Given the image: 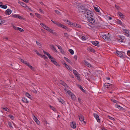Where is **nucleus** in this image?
Here are the masks:
<instances>
[{"instance_id": "nucleus-36", "label": "nucleus", "mask_w": 130, "mask_h": 130, "mask_svg": "<svg viewBox=\"0 0 130 130\" xmlns=\"http://www.w3.org/2000/svg\"><path fill=\"white\" fill-rule=\"evenodd\" d=\"M62 27L63 28L67 30H69V29L66 26H65L64 25H63V26Z\"/></svg>"}, {"instance_id": "nucleus-60", "label": "nucleus", "mask_w": 130, "mask_h": 130, "mask_svg": "<svg viewBox=\"0 0 130 130\" xmlns=\"http://www.w3.org/2000/svg\"><path fill=\"white\" fill-rule=\"evenodd\" d=\"M35 121L36 122V123L38 125H39V124H40V122L39 121V120H36V121Z\"/></svg>"}, {"instance_id": "nucleus-20", "label": "nucleus", "mask_w": 130, "mask_h": 130, "mask_svg": "<svg viewBox=\"0 0 130 130\" xmlns=\"http://www.w3.org/2000/svg\"><path fill=\"white\" fill-rule=\"evenodd\" d=\"M0 7L6 9L7 8V6L6 5H0Z\"/></svg>"}, {"instance_id": "nucleus-56", "label": "nucleus", "mask_w": 130, "mask_h": 130, "mask_svg": "<svg viewBox=\"0 0 130 130\" xmlns=\"http://www.w3.org/2000/svg\"><path fill=\"white\" fill-rule=\"evenodd\" d=\"M78 102H79V103H80V104L81 103H82V101H81V99L79 98H78Z\"/></svg>"}, {"instance_id": "nucleus-34", "label": "nucleus", "mask_w": 130, "mask_h": 130, "mask_svg": "<svg viewBox=\"0 0 130 130\" xmlns=\"http://www.w3.org/2000/svg\"><path fill=\"white\" fill-rule=\"evenodd\" d=\"M78 87L80 88L82 91H84V90L83 89L82 86L81 85H78Z\"/></svg>"}, {"instance_id": "nucleus-53", "label": "nucleus", "mask_w": 130, "mask_h": 130, "mask_svg": "<svg viewBox=\"0 0 130 130\" xmlns=\"http://www.w3.org/2000/svg\"><path fill=\"white\" fill-rule=\"evenodd\" d=\"M18 30H19L20 31L22 32L24 31V30L20 28H18Z\"/></svg>"}, {"instance_id": "nucleus-1", "label": "nucleus", "mask_w": 130, "mask_h": 130, "mask_svg": "<svg viewBox=\"0 0 130 130\" xmlns=\"http://www.w3.org/2000/svg\"><path fill=\"white\" fill-rule=\"evenodd\" d=\"M85 16L87 18L89 22L91 23H94L95 22L94 14L90 10H87Z\"/></svg>"}, {"instance_id": "nucleus-48", "label": "nucleus", "mask_w": 130, "mask_h": 130, "mask_svg": "<svg viewBox=\"0 0 130 130\" xmlns=\"http://www.w3.org/2000/svg\"><path fill=\"white\" fill-rule=\"evenodd\" d=\"M116 107L117 108L120 109H121L122 108V107L121 106L118 105H116Z\"/></svg>"}, {"instance_id": "nucleus-46", "label": "nucleus", "mask_w": 130, "mask_h": 130, "mask_svg": "<svg viewBox=\"0 0 130 130\" xmlns=\"http://www.w3.org/2000/svg\"><path fill=\"white\" fill-rule=\"evenodd\" d=\"M52 59H50L51 60V61L53 63V62H54V61H55V59L53 57H52Z\"/></svg>"}, {"instance_id": "nucleus-52", "label": "nucleus", "mask_w": 130, "mask_h": 130, "mask_svg": "<svg viewBox=\"0 0 130 130\" xmlns=\"http://www.w3.org/2000/svg\"><path fill=\"white\" fill-rule=\"evenodd\" d=\"M36 42L37 45H38L39 46H41V44L39 42L37 41H36Z\"/></svg>"}, {"instance_id": "nucleus-63", "label": "nucleus", "mask_w": 130, "mask_h": 130, "mask_svg": "<svg viewBox=\"0 0 130 130\" xmlns=\"http://www.w3.org/2000/svg\"><path fill=\"white\" fill-rule=\"evenodd\" d=\"M36 53L37 55L40 56L41 57V55H42L41 54H40V53L38 52H37Z\"/></svg>"}, {"instance_id": "nucleus-43", "label": "nucleus", "mask_w": 130, "mask_h": 130, "mask_svg": "<svg viewBox=\"0 0 130 130\" xmlns=\"http://www.w3.org/2000/svg\"><path fill=\"white\" fill-rule=\"evenodd\" d=\"M117 22L118 24H120V25H121L122 24V23L121 21L119 20H117Z\"/></svg>"}, {"instance_id": "nucleus-58", "label": "nucleus", "mask_w": 130, "mask_h": 130, "mask_svg": "<svg viewBox=\"0 0 130 130\" xmlns=\"http://www.w3.org/2000/svg\"><path fill=\"white\" fill-rule=\"evenodd\" d=\"M123 40L122 39H119L118 40V41L119 42H123Z\"/></svg>"}, {"instance_id": "nucleus-3", "label": "nucleus", "mask_w": 130, "mask_h": 130, "mask_svg": "<svg viewBox=\"0 0 130 130\" xmlns=\"http://www.w3.org/2000/svg\"><path fill=\"white\" fill-rule=\"evenodd\" d=\"M81 7H80L79 9V13L82 14H84L85 15L86 14V11L88 10L86 9H82Z\"/></svg>"}, {"instance_id": "nucleus-12", "label": "nucleus", "mask_w": 130, "mask_h": 130, "mask_svg": "<svg viewBox=\"0 0 130 130\" xmlns=\"http://www.w3.org/2000/svg\"><path fill=\"white\" fill-rule=\"evenodd\" d=\"M22 101L26 103H28V101L25 98H22Z\"/></svg>"}, {"instance_id": "nucleus-49", "label": "nucleus", "mask_w": 130, "mask_h": 130, "mask_svg": "<svg viewBox=\"0 0 130 130\" xmlns=\"http://www.w3.org/2000/svg\"><path fill=\"white\" fill-rule=\"evenodd\" d=\"M1 24H3L5 22V21L3 20H1Z\"/></svg>"}, {"instance_id": "nucleus-35", "label": "nucleus", "mask_w": 130, "mask_h": 130, "mask_svg": "<svg viewBox=\"0 0 130 130\" xmlns=\"http://www.w3.org/2000/svg\"><path fill=\"white\" fill-rule=\"evenodd\" d=\"M50 108L54 111H56V109L54 107H53L51 105H50Z\"/></svg>"}, {"instance_id": "nucleus-18", "label": "nucleus", "mask_w": 130, "mask_h": 130, "mask_svg": "<svg viewBox=\"0 0 130 130\" xmlns=\"http://www.w3.org/2000/svg\"><path fill=\"white\" fill-rule=\"evenodd\" d=\"M118 14L119 15V16L121 18H123V15L121 13V12H118Z\"/></svg>"}, {"instance_id": "nucleus-38", "label": "nucleus", "mask_w": 130, "mask_h": 130, "mask_svg": "<svg viewBox=\"0 0 130 130\" xmlns=\"http://www.w3.org/2000/svg\"><path fill=\"white\" fill-rule=\"evenodd\" d=\"M23 63L25 64L27 66H28V65H29L30 64L27 62V61H24Z\"/></svg>"}, {"instance_id": "nucleus-27", "label": "nucleus", "mask_w": 130, "mask_h": 130, "mask_svg": "<svg viewBox=\"0 0 130 130\" xmlns=\"http://www.w3.org/2000/svg\"><path fill=\"white\" fill-rule=\"evenodd\" d=\"M36 16L37 17L39 18H41V15L38 13H36L35 14Z\"/></svg>"}, {"instance_id": "nucleus-26", "label": "nucleus", "mask_w": 130, "mask_h": 130, "mask_svg": "<svg viewBox=\"0 0 130 130\" xmlns=\"http://www.w3.org/2000/svg\"><path fill=\"white\" fill-rule=\"evenodd\" d=\"M64 59L68 62L70 63L71 62L66 57H64Z\"/></svg>"}, {"instance_id": "nucleus-4", "label": "nucleus", "mask_w": 130, "mask_h": 130, "mask_svg": "<svg viewBox=\"0 0 130 130\" xmlns=\"http://www.w3.org/2000/svg\"><path fill=\"white\" fill-rule=\"evenodd\" d=\"M67 93L70 96L71 98L73 100H74L75 99V95L70 90H68L67 91Z\"/></svg>"}, {"instance_id": "nucleus-25", "label": "nucleus", "mask_w": 130, "mask_h": 130, "mask_svg": "<svg viewBox=\"0 0 130 130\" xmlns=\"http://www.w3.org/2000/svg\"><path fill=\"white\" fill-rule=\"evenodd\" d=\"M20 5L24 7H26L27 6L24 3L21 2L20 3Z\"/></svg>"}, {"instance_id": "nucleus-11", "label": "nucleus", "mask_w": 130, "mask_h": 130, "mask_svg": "<svg viewBox=\"0 0 130 130\" xmlns=\"http://www.w3.org/2000/svg\"><path fill=\"white\" fill-rule=\"evenodd\" d=\"M59 50L62 53H64V52L63 49H62L61 47L60 46H57Z\"/></svg>"}, {"instance_id": "nucleus-59", "label": "nucleus", "mask_w": 130, "mask_h": 130, "mask_svg": "<svg viewBox=\"0 0 130 130\" xmlns=\"http://www.w3.org/2000/svg\"><path fill=\"white\" fill-rule=\"evenodd\" d=\"M55 12L58 14H59L60 13L57 10H55Z\"/></svg>"}, {"instance_id": "nucleus-41", "label": "nucleus", "mask_w": 130, "mask_h": 130, "mask_svg": "<svg viewBox=\"0 0 130 130\" xmlns=\"http://www.w3.org/2000/svg\"><path fill=\"white\" fill-rule=\"evenodd\" d=\"M53 63L56 66H59V65L57 63V62L55 61H54Z\"/></svg>"}, {"instance_id": "nucleus-37", "label": "nucleus", "mask_w": 130, "mask_h": 130, "mask_svg": "<svg viewBox=\"0 0 130 130\" xmlns=\"http://www.w3.org/2000/svg\"><path fill=\"white\" fill-rule=\"evenodd\" d=\"M8 116L10 117L12 120H13L14 119V117L12 115H8Z\"/></svg>"}, {"instance_id": "nucleus-50", "label": "nucleus", "mask_w": 130, "mask_h": 130, "mask_svg": "<svg viewBox=\"0 0 130 130\" xmlns=\"http://www.w3.org/2000/svg\"><path fill=\"white\" fill-rule=\"evenodd\" d=\"M111 101H113V102L116 103H117L118 102V101H117L116 100L114 99H111Z\"/></svg>"}, {"instance_id": "nucleus-39", "label": "nucleus", "mask_w": 130, "mask_h": 130, "mask_svg": "<svg viewBox=\"0 0 130 130\" xmlns=\"http://www.w3.org/2000/svg\"><path fill=\"white\" fill-rule=\"evenodd\" d=\"M41 57L45 59H48L46 57V56L44 55H42Z\"/></svg>"}, {"instance_id": "nucleus-42", "label": "nucleus", "mask_w": 130, "mask_h": 130, "mask_svg": "<svg viewBox=\"0 0 130 130\" xmlns=\"http://www.w3.org/2000/svg\"><path fill=\"white\" fill-rule=\"evenodd\" d=\"M47 56L50 59H52V56H51L48 53V54H47Z\"/></svg>"}, {"instance_id": "nucleus-40", "label": "nucleus", "mask_w": 130, "mask_h": 130, "mask_svg": "<svg viewBox=\"0 0 130 130\" xmlns=\"http://www.w3.org/2000/svg\"><path fill=\"white\" fill-rule=\"evenodd\" d=\"M12 27H13V28L15 30H18V28L19 27H16L14 25H13L12 26Z\"/></svg>"}, {"instance_id": "nucleus-5", "label": "nucleus", "mask_w": 130, "mask_h": 130, "mask_svg": "<svg viewBox=\"0 0 130 130\" xmlns=\"http://www.w3.org/2000/svg\"><path fill=\"white\" fill-rule=\"evenodd\" d=\"M93 115L94 117L97 120V121L98 122L100 123V120L99 118V116L96 113H94L93 114Z\"/></svg>"}, {"instance_id": "nucleus-14", "label": "nucleus", "mask_w": 130, "mask_h": 130, "mask_svg": "<svg viewBox=\"0 0 130 130\" xmlns=\"http://www.w3.org/2000/svg\"><path fill=\"white\" fill-rule=\"evenodd\" d=\"M105 87L106 88H110V84L108 83H106L105 84Z\"/></svg>"}, {"instance_id": "nucleus-10", "label": "nucleus", "mask_w": 130, "mask_h": 130, "mask_svg": "<svg viewBox=\"0 0 130 130\" xmlns=\"http://www.w3.org/2000/svg\"><path fill=\"white\" fill-rule=\"evenodd\" d=\"M102 37L105 40H109V38L106 35H102Z\"/></svg>"}, {"instance_id": "nucleus-61", "label": "nucleus", "mask_w": 130, "mask_h": 130, "mask_svg": "<svg viewBox=\"0 0 130 130\" xmlns=\"http://www.w3.org/2000/svg\"><path fill=\"white\" fill-rule=\"evenodd\" d=\"M115 7L116 8L118 9H119L120 8L119 7L116 5H115Z\"/></svg>"}, {"instance_id": "nucleus-32", "label": "nucleus", "mask_w": 130, "mask_h": 130, "mask_svg": "<svg viewBox=\"0 0 130 130\" xmlns=\"http://www.w3.org/2000/svg\"><path fill=\"white\" fill-rule=\"evenodd\" d=\"M123 30L124 32L126 34H128L129 33V31L128 30L125 29H123Z\"/></svg>"}, {"instance_id": "nucleus-7", "label": "nucleus", "mask_w": 130, "mask_h": 130, "mask_svg": "<svg viewBox=\"0 0 130 130\" xmlns=\"http://www.w3.org/2000/svg\"><path fill=\"white\" fill-rule=\"evenodd\" d=\"M78 117L81 121H82L84 120V117L82 115L80 114L79 116H78Z\"/></svg>"}, {"instance_id": "nucleus-24", "label": "nucleus", "mask_w": 130, "mask_h": 130, "mask_svg": "<svg viewBox=\"0 0 130 130\" xmlns=\"http://www.w3.org/2000/svg\"><path fill=\"white\" fill-rule=\"evenodd\" d=\"M69 51L72 55H73L74 53V51L71 49L69 50Z\"/></svg>"}, {"instance_id": "nucleus-19", "label": "nucleus", "mask_w": 130, "mask_h": 130, "mask_svg": "<svg viewBox=\"0 0 130 130\" xmlns=\"http://www.w3.org/2000/svg\"><path fill=\"white\" fill-rule=\"evenodd\" d=\"M73 72L74 74L76 75V76H78V73L77 71L75 70H74L73 71Z\"/></svg>"}, {"instance_id": "nucleus-22", "label": "nucleus", "mask_w": 130, "mask_h": 130, "mask_svg": "<svg viewBox=\"0 0 130 130\" xmlns=\"http://www.w3.org/2000/svg\"><path fill=\"white\" fill-rule=\"evenodd\" d=\"M28 67L32 70L34 71L35 70V68L31 66L30 64L28 65Z\"/></svg>"}, {"instance_id": "nucleus-15", "label": "nucleus", "mask_w": 130, "mask_h": 130, "mask_svg": "<svg viewBox=\"0 0 130 130\" xmlns=\"http://www.w3.org/2000/svg\"><path fill=\"white\" fill-rule=\"evenodd\" d=\"M55 24L57 26L61 27L63 26V25L62 24L59 22H56V23H55Z\"/></svg>"}, {"instance_id": "nucleus-6", "label": "nucleus", "mask_w": 130, "mask_h": 130, "mask_svg": "<svg viewBox=\"0 0 130 130\" xmlns=\"http://www.w3.org/2000/svg\"><path fill=\"white\" fill-rule=\"evenodd\" d=\"M116 52L118 55V56L121 58L123 56V53H124V52H119L118 51H117Z\"/></svg>"}, {"instance_id": "nucleus-64", "label": "nucleus", "mask_w": 130, "mask_h": 130, "mask_svg": "<svg viewBox=\"0 0 130 130\" xmlns=\"http://www.w3.org/2000/svg\"><path fill=\"white\" fill-rule=\"evenodd\" d=\"M65 66L66 67V68L68 69H69V68H70L69 67L67 64H66Z\"/></svg>"}, {"instance_id": "nucleus-9", "label": "nucleus", "mask_w": 130, "mask_h": 130, "mask_svg": "<svg viewBox=\"0 0 130 130\" xmlns=\"http://www.w3.org/2000/svg\"><path fill=\"white\" fill-rule=\"evenodd\" d=\"M11 13V10L8 9L5 11V13L6 14L9 15Z\"/></svg>"}, {"instance_id": "nucleus-8", "label": "nucleus", "mask_w": 130, "mask_h": 130, "mask_svg": "<svg viewBox=\"0 0 130 130\" xmlns=\"http://www.w3.org/2000/svg\"><path fill=\"white\" fill-rule=\"evenodd\" d=\"M71 126L73 128H75L76 127V124L75 122H72L71 123Z\"/></svg>"}, {"instance_id": "nucleus-21", "label": "nucleus", "mask_w": 130, "mask_h": 130, "mask_svg": "<svg viewBox=\"0 0 130 130\" xmlns=\"http://www.w3.org/2000/svg\"><path fill=\"white\" fill-rule=\"evenodd\" d=\"M51 48L54 51H55V52L57 53V51L56 49V48L54 47L53 45H52L51 47Z\"/></svg>"}, {"instance_id": "nucleus-51", "label": "nucleus", "mask_w": 130, "mask_h": 130, "mask_svg": "<svg viewBox=\"0 0 130 130\" xmlns=\"http://www.w3.org/2000/svg\"><path fill=\"white\" fill-rule=\"evenodd\" d=\"M63 86H66V84L64 82H62V83H60Z\"/></svg>"}, {"instance_id": "nucleus-31", "label": "nucleus", "mask_w": 130, "mask_h": 130, "mask_svg": "<svg viewBox=\"0 0 130 130\" xmlns=\"http://www.w3.org/2000/svg\"><path fill=\"white\" fill-rule=\"evenodd\" d=\"M89 50L92 52L94 53L95 52V51L92 48H89Z\"/></svg>"}, {"instance_id": "nucleus-55", "label": "nucleus", "mask_w": 130, "mask_h": 130, "mask_svg": "<svg viewBox=\"0 0 130 130\" xmlns=\"http://www.w3.org/2000/svg\"><path fill=\"white\" fill-rule=\"evenodd\" d=\"M34 118L33 119L35 121H36V120H38V119L35 116H34Z\"/></svg>"}, {"instance_id": "nucleus-13", "label": "nucleus", "mask_w": 130, "mask_h": 130, "mask_svg": "<svg viewBox=\"0 0 130 130\" xmlns=\"http://www.w3.org/2000/svg\"><path fill=\"white\" fill-rule=\"evenodd\" d=\"M92 43L95 46H97L99 43V42L97 41H93L92 42Z\"/></svg>"}, {"instance_id": "nucleus-23", "label": "nucleus", "mask_w": 130, "mask_h": 130, "mask_svg": "<svg viewBox=\"0 0 130 130\" xmlns=\"http://www.w3.org/2000/svg\"><path fill=\"white\" fill-rule=\"evenodd\" d=\"M58 100L59 101V102H61V103L63 104H64L65 103L64 101L63 100L61 99H58Z\"/></svg>"}, {"instance_id": "nucleus-33", "label": "nucleus", "mask_w": 130, "mask_h": 130, "mask_svg": "<svg viewBox=\"0 0 130 130\" xmlns=\"http://www.w3.org/2000/svg\"><path fill=\"white\" fill-rule=\"evenodd\" d=\"M8 124L9 126L11 128H13V127H12V124L10 122H8Z\"/></svg>"}, {"instance_id": "nucleus-17", "label": "nucleus", "mask_w": 130, "mask_h": 130, "mask_svg": "<svg viewBox=\"0 0 130 130\" xmlns=\"http://www.w3.org/2000/svg\"><path fill=\"white\" fill-rule=\"evenodd\" d=\"M85 64L86 65H87L89 67H91V65L89 63L86 61H85Z\"/></svg>"}, {"instance_id": "nucleus-47", "label": "nucleus", "mask_w": 130, "mask_h": 130, "mask_svg": "<svg viewBox=\"0 0 130 130\" xmlns=\"http://www.w3.org/2000/svg\"><path fill=\"white\" fill-rule=\"evenodd\" d=\"M108 118L110 119L111 120H112L113 121H114L115 120V119L111 117L110 116H108Z\"/></svg>"}, {"instance_id": "nucleus-57", "label": "nucleus", "mask_w": 130, "mask_h": 130, "mask_svg": "<svg viewBox=\"0 0 130 130\" xmlns=\"http://www.w3.org/2000/svg\"><path fill=\"white\" fill-rule=\"evenodd\" d=\"M127 55L129 56H130V51L129 50H128L127 51Z\"/></svg>"}, {"instance_id": "nucleus-28", "label": "nucleus", "mask_w": 130, "mask_h": 130, "mask_svg": "<svg viewBox=\"0 0 130 130\" xmlns=\"http://www.w3.org/2000/svg\"><path fill=\"white\" fill-rule=\"evenodd\" d=\"M30 99H31V96L28 93L26 92L25 94Z\"/></svg>"}, {"instance_id": "nucleus-45", "label": "nucleus", "mask_w": 130, "mask_h": 130, "mask_svg": "<svg viewBox=\"0 0 130 130\" xmlns=\"http://www.w3.org/2000/svg\"><path fill=\"white\" fill-rule=\"evenodd\" d=\"M3 109L4 110H5L7 111H8L9 110V109L7 107L3 108Z\"/></svg>"}, {"instance_id": "nucleus-2", "label": "nucleus", "mask_w": 130, "mask_h": 130, "mask_svg": "<svg viewBox=\"0 0 130 130\" xmlns=\"http://www.w3.org/2000/svg\"><path fill=\"white\" fill-rule=\"evenodd\" d=\"M40 24L43 28L47 30L48 32L51 33L54 35H57L56 33L55 32H54L53 30L51 29L49 27L47 26L42 23H40Z\"/></svg>"}, {"instance_id": "nucleus-29", "label": "nucleus", "mask_w": 130, "mask_h": 130, "mask_svg": "<svg viewBox=\"0 0 130 130\" xmlns=\"http://www.w3.org/2000/svg\"><path fill=\"white\" fill-rule=\"evenodd\" d=\"M94 9L97 12H99V10L98 8L97 7H94Z\"/></svg>"}, {"instance_id": "nucleus-54", "label": "nucleus", "mask_w": 130, "mask_h": 130, "mask_svg": "<svg viewBox=\"0 0 130 130\" xmlns=\"http://www.w3.org/2000/svg\"><path fill=\"white\" fill-rule=\"evenodd\" d=\"M12 16L15 18H18V15L17 14H14L12 15Z\"/></svg>"}, {"instance_id": "nucleus-62", "label": "nucleus", "mask_w": 130, "mask_h": 130, "mask_svg": "<svg viewBox=\"0 0 130 130\" xmlns=\"http://www.w3.org/2000/svg\"><path fill=\"white\" fill-rule=\"evenodd\" d=\"M82 39L83 40H86L85 37L84 36H82Z\"/></svg>"}, {"instance_id": "nucleus-44", "label": "nucleus", "mask_w": 130, "mask_h": 130, "mask_svg": "<svg viewBox=\"0 0 130 130\" xmlns=\"http://www.w3.org/2000/svg\"><path fill=\"white\" fill-rule=\"evenodd\" d=\"M64 35L65 37H68L69 36V35L67 33H64Z\"/></svg>"}, {"instance_id": "nucleus-30", "label": "nucleus", "mask_w": 130, "mask_h": 130, "mask_svg": "<svg viewBox=\"0 0 130 130\" xmlns=\"http://www.w3.org/2000/svg\"><path fill=\"white\" fill-rule=\"evenodd\" d=\"M67 24L69 25H73V23H71L70 21L67 20V22L66 23Z\"/></svg>"}, {"instance_id": "nucleus-16", "label": "nucleus", "mask_w": 130, "mask_h": 130, "mask_svg": "<svg viewBox=\"0 0 130 130\" xmlns=\"http://www.w3.org/2000/svg\"><path fill=\"white\" fill-rule=\"evenodd\" d=\"M74 24V26H75V27H76L77 28H80L81 27V26L79 24H76V23H75V24Z\"/></svg>"}]
</instances>
